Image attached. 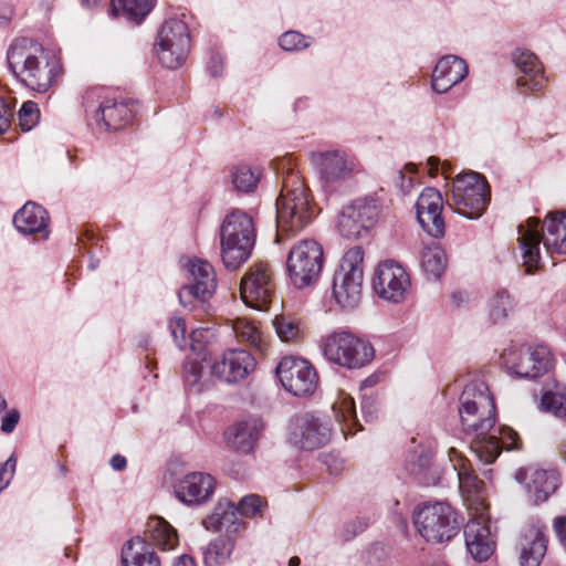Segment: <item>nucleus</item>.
<instances>
[{"mask_svg": "<svg viewBox=\"0 0 566 566\" xmlns=\"http://www.w3.org/2000/svg\"><path fill=\"white\" fill-rule=\"evenodd\" d=\"M459 416L463 430L474 434L470 448L483 464L493 463L502 449H521V438L510 427L499 428V434H489L495 423V403L483 380L475 379L464 386L459 397Z\"/></svg>", "mask_w": 566, "mask_h": 566, "instance_id": "1", "label": "nucleus"}, {"mask_svg": "<svg viewBox=\"0 0 566 566\" xmlns=\"http://www.w3.org/2000/svg\"><path fill=\"white\" fill-rule=\"evenodd\" d=\"M7 64L24 87L46 93L62 74L63 67L57 54L29 38L15 39L7 51Z\"/></svg>", "mask_w": 566, "mask_h": 566, "instance_id": "2", "label": "nucleus"}, {"mask_svg": "<svg viewBox=\"0 0 566 566\" xmlns=\"http://www.w3.org/2000/svg\"><path fill=\"white\" fill-rule=\"evenodd\" d=\"M538 227L536 218H528L525 224L518 226V242L527 273L538 268L541 243L552 258L554 254H566V214L549 213L544 220L542 232Z\"/></svg>", "mask_w": 566, "mask_h": 566, "instance_id": "3", "label": "nucleus"}, {"mask_svg": "<svg viewBox=\"0 0 566 566\" xmlns=\"http://www.w3.org/2000/svg\"><path fill=\"white\" fill-rule=\"evenodd\" d=\"M275 205L277 228L287 233L301 231L317 214L310 189L301 176L294 171L284 176Z\"/></svg>", "mask_w": 566, "mask_h": 566, "instance_id": "4", "label": "nucleus"}, {"mask_svg": "<svg viewBox=\"0 0 566 566\" xmlns=\"http://www.w3.org/2000/svg\"><path fill=\"white\" fill-rule=\"evenodd\" d=\"M83 104L86 115L104 130H118L128 126L139 109L137 101L117 95L104 87L87 90Z\"/></svg>", "mask_w": 566, "mask_h": 566, "instance_id": "5", "label": "nucleus"}, {"mask_svg": "<svg viewBox=\"0 0 566 566\" xmlns=\"http://www.w3.org/2000/svg\"><path fill=\"white\" fill-rule=\"evenodd\" d=\"M256 231L253 219L247 212L234 209L229 212L220 227L222 262L229 270H237L251 255Z\"/></svg>", "mask_w": 566, "mask_h": 566, "instance_id": "6", "label": "nucleus"}, {"mask_svg": "<svg viewBox=\"0 0 566 566\" xmlns=\"http://www.w3.org/2000/svg\"><path fill=\"white\" fill-rule=\"evenodd\" d=\"M418 533L429 543L451 541L461 531L463 518L447 502H423L412 513Z\"/></svg>", "mask_w": 566, "mask_h": 566, "instance_id": "7", "label": "nucleus"}, {"mask_svg": "<svg viewBox=\"0 0 566 566\" xmlns=\"http://www.w3.org/2000/svg\"><path fill=\"white\" fill-rule=\"evenodd\" d=\"M489 201V185L474 171L458 175L451 182L450 193H447L448 206L468 219L480 218Z\"/></svg>", "mask_w": 566, "mask_h": 566, "instance_id": "8", "label": "nucleus"}, {"mask_svg": "<svg viewBox=\"0 0 566 566\" xmlns=\"http://www.w3.org/2000/svg\"><path fill=\"white\" fill-rule=\"evenodd\" d=\"M322 352L329 363L347 369L363 368L375 355L370 343L342 329L334 331L323 339Z\"/></svg>", "mask_w": 566, "mask_h": 566, "instance_id": "9", "label": "nucleus"}, {"mask_svg": "<svg viewBox=\"0 0 566 566\" xmlns=\"http://www.w3.org/2000/svg\"><path fill=\"white\" fill-rule=\"evenodd\" d=\"M186 17H172L163 23L155 42V53L167 69L181 66L191 49L190 31Z\"/></svg>", "mask_w": 566, "mask_h": 566, "instance_id": "10", "label": "nucleus"}, {"mask_svg": "<svg viewBox=\"0 0 566 566\" xmlns=\"http://www.w3.org/2000/svg\"><path fill=\"white\" fill-rule=\"evenodd\" d=\"M364 250L354 247L344 254L333 279V296L336 303L346 310L355 308L360 302Z\"/></svg>", "mask_w": 566, "mask_h": 566, "instance_id": "11", "label": "nucleus"}, {"mask_svg": "<svg viewBox=\"0 0 566 566\" xmlns=\"http://www.w3.org/2000/svg\"><path fill=\"white\" fill-rule=\"evenodd\" d=\"M323 263V248L317 241L306 239L297 242L290 250L286 259L291 283L300 290L315 284L322 272Z\"/></svg>", "mask_w": 566, "mask_h": 566, "instance_id": "12", "label": "nucleus"}, {"mask_svg": "<svg viewBox=\"0 0 566 566\" xmlns=\"http://www.w3.org/2000/svg\"><path fill=\"white\" fill-rule=\"evenodd\" d=\"M381 202L374 196L357 198L345 206L338 217V231L347 239L366 234L378 221Z\"/></svg>", "mask_w": 566, "mask_h": 566, "instance_id": "13", "label": "nucleus"}, {"mask_svg": "<svg viewBox=\"0 0 566 566\" xmlns=\"http://www.w3.org/2000/svg\"><path fill=\"white\" fill-rule=\"evenodd\" d=\"M311 163L325 189L333 190L357 170V160L344 150L313 151Z\"/></svg>", "mask_w": 566, "mask_h": 566, "instance_id": "14", "label": "nucleus"}, {"mask_svg": "<svg viewBox=\"0 0 566 566\" xmlns=\"http://www.w3.org/2000/svg\"><path fill=\"white\" fill-rule=\"evenodd\" d=\"M332 437L329 421L313 413L294 416L289 426V442L302 450L313 451L326 446Z\"/></svg>", "mask_w": 566, "mask_h": 566, "instance_id": "15", "label": "nucleus"}, {"mask_svg": "<svg viewBox=\"0 0 566 566\" xmlns=\"http://www.w3.org/2000/svg\"><path fill=\"white\" fill-rule=\"evenodd\" d=\"M276 376L284 389L296 397L312 395L318 384V376L310 361L293 356L281 359Z\"/></svg>", "mask_w": 566, "mask_h": 566, "instance_id": "16", "label": "nucleus"}, {"mask_svg": "<svg viewBox=\"0 0 566 566\" xmlns=\"http://www.w3.org/2000/svg\"><path fill=\"white\" fill-rule=\"evenodd\" d=\"M507 371L520 378H536L547 373L553 364L552 353L545 345L510 350L503 354Z\"/></svg>", "mask_w": 566, "mask_h": 566, "instance_id": "17", "label": "nucleus"}, {"mask_svg": "<svg viewBox=\"0 0 566 566\" xmlns=\"http://www.w3.org/2000/svg\"><path fill=\"white\" fill-rule=\"evenodd\" d=\"M373 287L380 298L399 303L409 294L411 281L402 265L392 260H387L377 266L373 279Z\"/></svg>", "mask_w": 566, "mask_h": 566, "instance_id": "18", "label": "nucleus"}, {"mask_svg": "<svg viewBox=\"0 0 566 566\" xmlns=\"http://www.w3.org/2000/svg\"><path fill=\"white\" fill-rule=\"evenodd\" d=\"M240 292L247 305L256 310L265 308L274 294V282L269 264L259 262L250 266L241 280Z\"/></svg>", "mask_w": 566, "mask_h": 566, "instance_id": "19", "label": "nucleus"}, {"mask_svg": "<svg viewBox=\"0 0 566 566\" xmlns=\"http://www.w3.org/2000/svg\"><path fill=\"white\" fill-rule=\"evenodd\" d=\"M465 545L469 553L478 562L486 560L493 553L495 541L491 533L486 507L476 509L464 526Z\"/></svg>", "mask_w": 566, "mask_h": 566, "instance_id": "20", "label": "nucleus"}, {"mask_svg": "<svg viewBox=\"0 0 566 566\" xmlns=\"http://www.w3.org/2000/svg\"><path fill=\"white\" fill-rule=\"evenodd\" d=\"M416 210L418 222L428 234L433 238L444 234L443 198L438 189L424 188L418 197Z\"/></svg>", "mask_w": 566, "mask_h": 566, "instance_id": "21", "label": "nucleus"}, {"mask_svg": "<svg viewBox=\"0 0 566 566\" xmlns=\"http://www.w3.org/2000/svg\"><path fill=\"white\" fill-rule=\"evenodd\" d=\"M187 271L189 273L190 285L184 286L179 291V301L187 306L186 297H196L205 301L216 290L217 280L212 265L201 259H191L188 261Z\"/></svg>", "mask_w": 566, "mask_h": 566, "instance_id": "22", "label": "nucleus"}, {"mask_svg": "<svg viewBox=\"0 0 566 566\" xmlns=\"http://www.w3.org/2000/svg\"><path fill=\"white\" fill-rule=\"evenodd\" d=\"M214 479L203 472H191L174 484L176 497L188 506L201 505L213 494Z\"/></svg>", "mask_w": 566, "mask_h": 566, "instance_id": "23", "label": "nucleus"}, {"mask_svg": "<svg viewBox=\"0 0 566 566\" xmlns=\"http://www.w3.org/2000/svg\"><path fill=\"white\" fill-rule=\"evenodd\" d=\"M513 62L521 75L516 78V85L523 94H536L544 90L546 78L544 67L538 57L528 50H516L513 53Z\"/></svg>", "mask_w": 566, "mask_h": 566, "instance_id": "24", "label": "nucleus"}, {"mask_svg": "<svg viewBox=\"0 0 566 566\" xmlns=\"http://www.w3.org/2000/svg\"><path fill=\"white\" fill-rule=\"evenodd\" d=\"M255 358L247 350L230 349L220 360L213 363L212 374L227 382H238L244 379L255 368Z\"/></svg>", "mask_w": 566, "mask_h": 566, "instance_id": "25", "label": "nucleus"}, {"mask_svg": "<svg viewBox=\"0 0 566 566\" xmlns=\"http://www.w3.org/2000/svg\"><path fill=\"white\" fill-rule=\"evenodd\" d=\"M264 429V423L259 417H249L230 426L224 432L227 444L241 453H251Z\"/></svg>", "mask_w": 566, "mask_h": 566, "instance_id": "26", "label": "nucleus"}, {"mask_svg": "<svg viewBox=\"0 0 566 566\" xmlns=\"http://www.w3.org/2000/svg\"><path fill=\"white\" fill-rule=\"evenodd\" d=\"M468 75L465 61L457 55L441 57L432 72V88L438 94H444Z\"/></svg>", "mask_w": 566, "mask_h": 566, "instance_id": "27", "label": "nucleus"}, {"mask_svg": "<svg viewBox=\"0 0 566 566\" xmlns=\"http://www.w3.org/2000/svg\"><path fill=\"white\" fill-rule=\"evenodd\" d=\"M448 457L457 471L459 489L463 496L479 502L482 506L481 510L486 507L482 499L484 482L471 470L469 461L453 447L448 450Z\"/></svg>", "mask_w": 566, "mask_h": 566, "instance_id": "28", "label": "nucleus"}, {"mask_svg": "<svg viewBox=\"0 0 566 566\" xmlns=\"http://www.w3.org/2000/svg\"><path fill=\"white\" fill-rule=\"evenodd\" d=\"M522 476L525 489L534 503L545 502L557 489L558 476L554 470L539 468H527L521 471L517 478Z\"/></svg>", "mask_w": 566, "mask_h": 566, "instance_id": "29", "label": "nucleus"}, {"mask_svg": "<svg viewBox=\"0 0 566 566\" xmlns=\"http://www.w3.org/2000/svg\"><path fill=\"white\" fill-rule=\"evenodd\" d=\"M48 223L46 210L34 202H27L13 217L14 227L24 235L39 233L46 239L49 237Z\"/></svg>", "mask_w": 566, "mask_h": 566, "instance_id": "30", "label": "nucleus"}, {"mask_svg": "<svg viewBox=\"0 0 566 566\" xmlns=\"http://www.w3.org/2000/svg\"><path fill=\"white\" fill-rule=\"evenodd\" d=\"M235 505L230 501H219L212 513L202 521V525L208 531H226L228 536L238 533L244 525L239 517Z\"/></svg>", "mask_w": 566, "mask_h": 566, "instance_id": "31", "label": "nucleus"}, {"mask_svg": "<svg viewBox=\"0 0 566 566\" xmlns=\"http://www.w3.org/2000/svg\"><path fill=\"white\" fill-rule=\"evenodd\" d=\"M547 528L531 526L521 542V566H539L547 551Z\"/></svg>", "mask_w": 566, "mask_h": 566, "instance_id": "32", "label": "nucleus"}, {"mask_svg": "<svg viewBox=\"0 0 566 566\" xmlns=\"http://www.w3.org/2000/svg\"><path fill=\"white\" fill-rule=\"evenodd\" d=\"M123 566H160L151 544L140 536H134L122 547Z\"/></svg>", "mask_w": 566, "mask_h": 566, "instance_id": "33", "label": "nucleus"}, {"mask_svg": "<svg viewBox=\"0 0 566 566\" xmlns=\"http://www.w3.org/2000/svg\"><path fill=\"white\" fill-rule=\"evenodd\" d=\"M145 533L150 539L151 546L155 545L161 551H171L178 545L176 530L163 517H149L146 523Z\"/></svg>", "mask_w": 566, "mask_h": 566, "instance_id": "34", "label": "nucleus"}, {"mask_svg": "<svg viewBox=\"0 0 566 566\" xmlns=\"http://www.w3.org/2000/svg\"><path fill=\"white\" fill-rule=\"evenodd\" d=\"M154 7L153 0H112L115 15L140 23Z\"/></svg>", "mask_w": 566, "mask_h": 566, "instance_id": "35", "label": "nucleus"}, {"mask_svg": "<svg viewBox=\"0 0 566 566\" xmlns=\"http://www.w3.org/2000/svg\"><path fill=\"white\" fill-rule=\"evenodd\" d=\"M235 542L231 536L212 539L202 551L206 566H222L229 562Z\"/></svg>", "mask_w": 566, "mask_h": 566, "instance_id": "36", "label": "nucleus"}, {"mask_svg": "<svg viewBox=\"0 0 566 566\" xmlns=\"http://www.w3.org/2000/svg\"><path fill=\"white\" fill-rule=\"evenodd\" d=\"M421 266L429 277L433 280L441 277L447 266V256L438 243L428 245L422 250Z\"/></svg>", "mask_w": 566, "mask_h": 566, "instance_id": "37", "label": "nucleus"}, {"mask_svg": "<svg viewBox=\"0 0 566 566\" xmlns=\"http://www.w3.org/2000/svg\"><path fill=\"white\" fill-rule=\"evenodd\" d=\"M515 302L507 291H497L489 301V318L493 324L504 322L514 311Z\"/></svg>", "mask_w": 566, "mask_h": 566, "instance_id": "38", "label": "nucleus"}, {"mask_svg": "<svg viewBox=\"0 0 566 566\" xmlns=\"http://www.w3.org/2000/svg\"><path fill=\"white\" fill-rule=\"evenodd\" d=\"M333 407L336 417L344 422V433H354L353 428L358 424L354 399L347 394H342L339 400L335 402Z\"/></svg>", "mask_w": 566, "mask_h": 566, "instance_id": "39", "label": "nucleus"}, {"mask_svg": "<svg viewBox=\"0 0 566 566\" xmlns=\"http://www.w3.org/2000/svg\"><path fill=\"white\" fill-rule=\"evenodd\" d=\"M233 332L242 342H245L250 346L262 350L263 340L261 332L253 323L247 321L245 318H238L233 323Z\"/></svg>", "mask_w": 566, "mask_h": 566, "instance_id": "40", "label": "nucleus"}, {"mask_svg": "<svg viewBox=\"0 0 566 566\" xmlns=\"http://www.w3.org/2000/svg\"><path fill=\"white\" fill-rule=\"evenodd\" d=\"M231 180L235 190L250 192L256 188L259 175L248 166H237L232 170Z\"/></svg>", "mask_w": 566, "mask_h": 566, "instance_id": "41", "label": "nucleus"}, {"mask_svg": "<svg viewBox=\"0 0 566 566\" xmlns=\"http://www.w3.org/2000/svg\"><path fill=\"white\" fill-rule=\"evenodd\" d=\"M430 464L431 457L423 449L420 451H413L406 460V469L415 476L423 475V478H426L427 471L430 469ZM422 482L429 483L426 479H423Z\"/></svg>", "mask_w": 566, "mask_h": 566, "instance_id": "42", "label": "nucleus"}, {"mask_svg": "<svg viewBox=\"0 0 566 566\" xmlns=\"http://www.w3.org/2000/svg\"><path fill=\"white\" fill-rule=\"evenodd\" d=\"M277 336L284 342L297 340L301 336L298 322L291 317L280 316L273 321Z\"/></svg>", "mask_w": 566, "mask_h": 566, "instance_id": "43", "label": "nucleus"}, {"mask_svg": "<svg viewBox=\"0 0 566 566\" xmlns=\"http://www.w3.org/2000/svg\"><path fill=\"white\" fill-rule=\"evenodd\" d=\"M541 408L555 417L566 419V396L547 391L542 396Z\"/></svg>", "mask_w": 566, "mask_h": 566, "instance_id": "44", "label": "nucleus"}, {"mask_svg": "<svg viewBox=\"0 0 566 566\" xmlns=\"http://www.w3.org/2000/svg\"><path fill=\"white\" fill-rule=\"evenodd\" d=\"M311 43V38L297 31H286L279 39V45L286 52L304 50L308 48Z\"/></svg>", "mask_w": 566, "mask_h": 566, "instance_id": "45", "label": "nucleus"}, {"mask_svg": "<svg viewBox=\"0 0 566 566\" xmlns=\"http://www.w3.org/2000/svg\"><path fill=\"white\" fill-rule=\"evenodd\" d=\"M202 377V365L198 360H186L184 364V381L188 389L196 392L201 391L200 379Z\"/></svg>", "mask_w": 566, "mask_h": 566, "instance_id": "46", "label": "nucleus"}, {"mask_svg": "<svg viewBox=\"0 0 566 566\" xmlns=\"http://www.w3.org/2000/svg\"><path fill=\"white\" fill-rule=\"evenodd\" d=\"M264 501L256 494H250L243 496L239 504L235 506L240 516L253 517L262 514L264 507Z\"/></svg>", "mask_w": 566, "mask_h": 566, "instance_id": "47", "label": "nucleus"}, {"mask_svg": "<svg viewBox=\"0 0 566 566\" xmlns=\"http://www.w3.org/2000/svg\"><path fill=\"white\" fill-rule=\"evenodd\" d=\"M40 112L38 105L28 101L24 102L18 113L19 126L22 130L29 132L39 122Z\"/></svg>", "mask_w": 566, "mask_h": 566, "instance_id": "48", "label": "nucleus"}, {"mask_svg": "<svg viewBox=\"0 0 566 566\" xmlns=\"http://www.w3.org/2000/svg\"><path fill=\"white\" fill-rule=\"evenodd\" d=\"M168 328L178 348L182 349L186 345V323L180 316H174L170 318Z\"/></svg>", "mask_w": 566, "mask_h": 566, "instance_id": "49", "label": "nucleus"}, {"mask_svg": "<svg viewBox=\"0 0 566 566\" xmlns=\"http://www.w3.org/2000/svg\"><path fill=\"white\" fill-rule=\"evenodd\" d=\"M15 467L17 458L14 454H11L4 463L0 464V492L8 486L14 474Z\"/></svg>", "mask_w": 566, "mask_h": 566, "instance_id": "50", "label": "nucleus"}, {"mask_svg": "<svg viewBox=\"0 0 566 566\" xmlns=\"http://www.w3.org/2000/svg\"><path fill=\"white\" fill-rule=\"evenodd\" d=\"M368 526L367 518H357L355 521L348 522L344 525V539L348 541L356 536L358 533L364 532Z\"/></svg>", "mask_w": 566, "mask_h": 566, "instance_id": "51", "label": "nucleus"}, {"mask_svg": "<svg viewBox=\"0 0 566 566\" xmlns=\"http://www.w3.org/2000/svg\"><path fill=\"white\" fill-rule=\"evenodd\" d=\"M368 526L367 518H357L355 521L348 522L344 525V539L348 541L356 536L358 533L364 532Z\"/></svg>", "mask_w": 566, "mask_h": 566, "instance_id": "52", "label": "nucleus"}, {"mask_svg": "<svg viewBox=\"0 0 566 566\" xmlns=\"http://www.w3.org/2000/svg\"><path fill=\"white\" fill-rule=\"evenodd\" d=\"M207 70L211 76L218 77L223 73V56L220 52L212 50L207 62Z\"/></svg>", "mask_w": 566, "mask_h": 566, "instance_id": "53", "label": "nucleus"}, {"mask_svg": "<svg viewBox=\"0 0 566 566\" xmlns=\"http://www.w3.org/2000/svg\"><path fill=\"white\" fill-rule=\"evenodd\" d=\"M12 117V107L4 98L0 97V134H3L9 129Z\"/></svg>", "mask_w": 566, "mask_h": 566, "instance_id": "54", "label": "nucleus"}, {"mask_svg": "<svg viewBox=\"0 0 566 566\" xmlns=\"http://www.w3.org/2000/svg\"><path fill=\"white\" fill-rule=\"evenodd\" d=\"M20 419V412L17 409L9 411L1 423V431L6 434L13 432Z\"/></svg>", "mask_w": 566, "mask_h": 566, "instance_id": "55", "label": "nucleus"}, {"mask_svg": "<svg viewBox=\"0 0 566 566\" xmlns=\"http://www.w3.org/2000/svg\"><path fill=\"white\" fill-rule=\"evenodd\" d=\"M553 530L560 545L566 547V515L553 520Z\"/></svg>", "mask_w": 566, "mask_h": 566, "instance_id": "56", "label": "nucleus"}, {"mask_svg": "<svg viewBox=\"0 0 566 566\" xmlns=\"http://www.w3.org/2000/svg\"><path fill=\"white\" fill-rule=\"evenodd\" d=\"M395 182H396V186L399 187V189L402 192H408L412 187L411 176H407L402 170L396 171Z\"/></svg>", "mask_w": 566, "mask_h": 566, "instance_id": "57", "label": "nucleus"}, {"mask_svg": "<svg viewBox=\"0 0 566 566\" xmlns=\"http://www.w3.org/2000/svg\"><path fill=\"white\" fill-rule=\"evenodd\" d=\"M427 166L429 167V174L431 176H434L439 172V170H441L442 175L446 176V178H448L447 176V172H448V168H447V164H441L440 159L438 157H434V156H431L428 158L427 160Z\"/></svg>", "mask_w": 566, "mask_h": 566, "instance_id": "58", "label": "nucleus"}, {"mask_svg": "<svg viewBox=\"0 0 566 566\" xmlns=\"http://www.w3.org/2000/svg\"><path fill=\"white\" fill-rule=\"evenodd\" d=\"M111 465L114 470L122 471L126 468L127 461L123 455L115 454L111 459Z\"/></svg>", "mask_w": 566, "mask_h": 566, "instance_id": "59", "label": "nucleus"}, {"mask_svg": "<svg viewBox=\"0 0 566 566\" xmlns=\"http://www.w3.org/2000/svg\"><path fill=\"white\" fill-rule=\"evenodd\" d=\"M373 407L374 401L370 399H364L361 402V411L367 421L373 419Z\"/></svg>", "mask_w": 566, "mask_h": 566, "instance_id": "60", "label": "nucleus"}, {"mask_svg": "<svg viewBox=\"0 0 566 566\" xmlns=\"http://www.w3.org/2000/svg\"><path fill=\"white\" fill-rule=\"evenodd\" d=\"M172 566H196L193 558L187 554L179 556Z\"/></svg>", "mask_w": 566, "mask_h": 566, "instance_id": "61", "label": "nucleus"}, {"mask_svg": "<svg viewBox=\"0 0 566 566\" xmlns=\"http://www.w3.org/2000/svg\"><path fill=\"white\" fill-rule=\"evenodd\" d=\"M80 1H81V4L86 8H94V7L98 6V3L101 2V0H80Z\"/></svg>", "mask_w": 566, "mask_h": 566, "instance_id": "62", "label": "nucleus"}, {"mask_svg": "<svg viewBox=\"0 0 566 566\" xmlns=\"http://www.w3.org/2000/svg\"><path fill=\"white\" fill-rule=\"evenodd\" d=\"M405 169H406V171H407L409 175L416 174V171H417V168H416V166H415L413 164H407V165L405 166Z\"/></svg>", "mask_w": 566, "mask_h": 566, "instance_id": "63", "label": "nucleus"}, {"mask_svg": "<svg viewBox=\"0 0 566 566\" xmlns=\"http://www.w3.org/2000/svg\"><path fill=\"white\" fill-rule=\"evenodd\" d=\"M300 563H301L300 558L294 556V557L290 558L289 566H298Z\"/></svg>", "mask_w": 566, "mask_h": 566, "instance_id": "64", "label": "nucleus"}]
</instances>
